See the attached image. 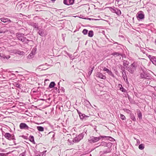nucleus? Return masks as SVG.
<instances>
[{
	"instance_id": "f3484780",
	"label": "nucleus",
	"mask_w": 156,
	"mask_h": 156,
	"mask_svg": "<svg viewBox=\"0 0 156 156\" xmlns=\"http://www.w3.org/2000/svg\"><path fill=\"white\" fill-rule=\"evenodd\" d=\"M47 64L46 63L44 65H40L38 66V68L39 69H41L42 70H45L48 68L45 67V66H46Z\"/></svg>"
},
{
	"instance_id": "680f3d73",
	"label": "nucleus",
	"mask_w": 156,
	"mask_h": 156,
	"mask_svg": "<svg viewBox=\"0 0 156 156\" xmlns=\"http://www.w3.org/2000/svg\"><path fill=\"white\" fill-rule=\"evenodd\" d=\"M8 20H7V22H9L10 23L11 22V21L9 19H8Z\"/></svg>"
},
{
	"instance_id": "f257e3e1",
	"label": "nucleus",
	"mask_w": 156,
	"mask_h": 156,
	"mask_svg": "<svg viewBox=\"0 0 156 156\" xmlns=\"http://www.w3.org/2000/svg\"><path fill=\"white\" fill-rule=\"evenodd\" d=\"M16 36L17 39L19 41H21L23 44H28L29 42L31 41L29 40L24 37V34L19 32L16 34Z\"/></svg>"
},
{
	"instance_id": "7ed1b4c3",
	"label": "nucleus",
	"mask_w": 156,
	"mask_h": 156,
	"mask_svg": "<svg viewBox=\"0 0 156 156\" xmlns=\"http://www.w3.org/2000/svg\"><path fill=\"white\" fill-rule=\"evenodd\" d=\"M87 130L85 129L83 130V132L79 134L77 136H76L73 140V143H78L80 140L82 139L85 135H87L86 132Z\"/></svg>"
},
{
	"instance_id": "864d4df0",
	"label": "nucleus",
	"mask_w": 156,
	"mask_h": 156,
	"mask_svg": "<svg viewBox=\"0 0 156 156\" xmlns=\"http://www.w3.org/2000/svg\"><path fill=\"white\" fill-rule=\"evenodd\" d=\"M115 1L117 2L118 3L121 1H125V0H115Z\"/></svg>"
},
{
	"instance_id": "cd10ccee",
	"label": "nucleus",
	"mask_w": 156,
	"mask_h": 156,
	"mask_svg": "<svg viewBox=\"0 0 156 156\" xmlns=\"http://www.w3.org/2000/svg\"><path fill=\"white\" fill-rule=\"evenodd\" d=\"M46 151H44L43 152L40 153L38 154L39 156H45V153Z\"/></svg>"
},
{
	"instance_id": "37998d69",
	"label": "nucleus",
	"mask_w": 156,
	"mask_h": 156,
	"mask_svg": "<svg viewBox=\"0 0 156 156\" xmlns=\"http://www.w3.org/2000/svg\"><path fill=\"white\" fill-rule=\"evenodd\" d=\"M16 53L20 55H22L23 54V52L21 51H17L16 52Z\"/></svg>"
},
{
	"instance_id": "0eeeda50",
	"label": "nucleus",
	"mask_w": 156,
	"mask_h": 156,
	"mask_svg": "<svg viewBox=\"0 0 156 156\" xmlns=\"http://www.w3.org/2000/svg\"><path fill=\"white\" fill-rule=\"evenodd\" d=\"M136 17L138 20H141L144 18V14L143 11L139 12L136 15Z\"/></svg>"
},
{
	"instance_id": "052dcab7",
	"label": "nucleus",
	"mask_w": 156,
	"mask_h": 156,
	"mask_svg": "<svg viewBox=\"0 0 156 156\" xmlns=\"http://www.w3.org/2000/svg\"><path fill=\"white\" fill-rule=\"evenodd\" d=\"M36 18H38V16H35L34 17V20H36Z\"/></svg>"
},
{
	"instance_id": "aec40b11",
	"label": "nucleus",
	"mask_w": 156,
	"mask_h": 156,
	"mask_svg": "<svg viewBox=\"0 0 156 156\" xmlns=\"http://www.w3.org/2000/svg\"><path fill=\"white\" fill-rule=\"evenodd\" d=\"M129 62L127 60H124L123 61V65L124 66L127 68V66L128 65Z\"/></svg>"
},
{
	"instance_id": "e433bc0d",
	"label": "nucleus",
	"mask_w": 156,
	"mask_h": 156,
	"mask_svg": "<svg viewBox=\"0 0 156 156\" xmlns=\"http://www.w3.org/2000/svg\"><path fill=\"white\" fill-rule=\"evenodd\" d=\"M120 118L123 120H125L126 119L125 116L122 114H120Z\"/></svg>"
},
{
	"instance_id": "8fccbe9b",
	"label": "nucleus",
	"mask_w": 156,
	"mask_h": 156,
	"mask_svg": "<svg viewBox=\"0 0 156 156\" xmlns=\"http://www.w3.org/2000/svg\"><path fill=\"white\" fill-rule=\"evenodd\" d=\"M35 52L34 53L33 51H32L30 53V54L29 55V56H30V55L31 56V55H34L35 54Z\"/></svg>"
},
{
	"instance_id": "c85d7f7f",
	"label": "nucleus",
	"mask_w": 156,
	"mask_h": 156,
	"mask_svg": "<svg viewBox=\"0 0 156 156\" xmlns=\"http://www.w3.org/2000/svg\"><path fill=\"white\" fill-rule=\"evenodd\" d=\"M0 20L2 22H3L4 23L7 22V20H8V18H2L0 19Z\"/></svg>"
},
{
	"instance_id": "ddd939ff",
	"label": "nucleus",
	"mask_w": 156,
	"mask_h": 156,
	"mask_svg": "<svg viewBox=\"0 0 156 156\" xmlns=\"http://www.w3.org/2000/svg\"><path fill=\"white\" fill-rule=\"evenodd\" d=\"M79 116L81 120H83L86 119L87 118L89 117V116L86 115L85 114L82 113H80Z\"/></svg>"
},
{
	"instance_id": "774afa93",
	"label": "nucleus",
	"mask_w": 156,
	"mask_h": 156,
	"mask_svg": "<svg viewBox=\"0 0 156 156\" xmlns=\"http://www.w3.org/2000/svg\"><path fill=\"white\" fill-rule=\"evenodd\" d=\"M22 30V29H20L19 30V31H20V30Z\"/></svg>"
},
{
	"instance_id": "4d7b16f0",
	"label": "nucleus",
	"mask_w": 156,
	"mask_h": 156,
	"mask_svg": "<svg viewBox=\"0 0 156 156\" xmlns=\"http://www.w3.org/2000/svg\"><path fill=\"white\" fill-rule=\"evenodd\" d=\"M4 153H0V156H4Z\"/></svg>"
},
{
	"instance_id": "69168bd1",
	"label": "nucleus",
	"mask_w": 156,
	"mask_h": 156,
	"mask_svg": "<svg viewBox=\"0 0 156 156\" xmlns=\"http://www.w3.org/2000/svg\"><path fill=\"white\" fill-rule=\"evenodd\" d=\"M51 1H52V2H55V1L56 0H50Z\"/></svg>"
},
{
	"instance_id": "a19ab883",
	"label": "nucleus",
	"mask_w": 156,
	"mask_h": 156,
	"mask_svg": "<svg viewBox=\"0 0 156 156\" xmlns=\"http://www.w3.org/2000/svg\"><path fill=\"white\" fill-rule=\"evenodd\" d=\"M122 75H123V74L125 75L126 74V71L125 69V68L123 69V70H122Z\"/></svg>"
},
{
	"instance_id": "72a5a7b5",
	"label": "nucleus",
	"mask_w": 156,
	"mask_h": 156,
	"mask_svg": "<svg viewBox=\"0 0 156 156\" xmlns=\"http://www.w3.org/2000/svg\"><path fill=\"white\" fill-rule=\"evenodd\" d=\"M112 55H116V56H118L120 55L121 54L119 52H114L112 53Z\"/></svg>"
},
{
	"instance_id": "a878e982",
	"label": "nucleus",
	"mask_w": 156,
	"mask_h": 156,
	"mask_svg": "<svg viewBox=\"0 0 156 156\" xmlns=\"http://www.w3.org/2000/svg\"><path fill=\"white\" fill-rule=\"evenodd\" d=\"M29 140L31 142L34 143V138L33 136H30Z\"/></svg>"
},
{
	"instance_id": "2eb2a0df",
	"label": "nucleus",
	"mask_w": 156,
	"mask_h": 156,
	"mask_svg": "<svg viewBox=\"0 0 156 156\" xmlns=\"http://www.w3.org/2000/svg\"><path fill=\"white\" fill-rule=\"evenodd\" d=\"M0 56L2 59H5V58L6 59H8L10 57V56L8 55L6 56L2 53H0Z\"/></svg>"
},
{
	"instance_id": "e2e57ef3",
	"label": "nucleus",
	"mask_w": 156,
	"mask_h": 156,
	"mask_svg": "<svg viewBox=\"0 0 156 156\" xmlns=\"http://www.w3.org/2000/svg\"><path fill=\"white\" fill-rule=\"evenodd\" d=\"M114 44H118V42H114Z\"/></svg>"
},
{
	"instance_id": "39448f33",
	"label": "nucleus",
	"mask_w": 156,
	"mask_h": 156,
	"mask_svg": "<svg viewBox=\"0 0 156 156\" xmlns=\"http://www.w3.org/2000/svg\"><path fill=\"white\" fill-rule=\"evenodd\" d=\"M106 137L105 136H101L98 137H96L94 136L90 137V138L89 139V141L90 143H96L99 141V140L103 138Z\"/></svg>"
},
{
	"instance_id": "c03bdc74",
	"label": "nucleus",
	"mask_w": 156,
	"mask_h": 156,
	"mask_svg": "<svg viewBox=\"0 0 156 156\" xmlns=\"http://www.w3.org/2000/svg\"><path fill=\"white\" fill-rule=\"evenodd\" d=\"M103 70L105 71L106 72L108 73L109 71L110 70L108 69L105 67L103 69Z\"/></svg>"
},
{
	"instance_id": "f03ea898",
	"label": "nucleus",
	"mask_w": 156,
	"mask_h": 156,
	"mask_svg": "<svg viewBox=\"0 0 156 156\" xmlns=\"http://www.w3.org/2000/svg\"><path fill=\"white\" fill-rule=\"evenodd\" d=\"M140 77L141 79H144L150 80L152 79L151 75L147 72L142 69L140 73Z\"/></svg>"
},
{
	"instance_id": "7c9ffc66",
	"label": "nucleus",
	"mask_w": 156,
	"mask_h": 156,
	"mask_svg": "<svg viewBox=\"0 0 156 156\" xmlns=\"http://www.w3.org/2000/svg\"><path fill=\"white\" fill-rule=\"evenodd\" d=\"M138 116L140 119H142V114L141 112L139 111V112L137 113Z\"/></svg>"
},
{
	"instance_id": "3c124183",
	"label": "nucleus",
	"mask_w": 156,
	"mask_h": 156,
	"mask_svg": "<svg viewBox=\"0 0 156 156\" xmlns=\"http://www.w3.org/2000/svg\"><path fill=\"white\" fill-rule=\"evenodd\" d=\"M123 110L125 111H129V112H131L130 110H129V109H124Z\"/></svg>"
},
{
	"instance_id": "4c0bfd02",
	"label": "nucleus",
	"mask_w": 156,
	"mask_h": 156,
	"mask_svg": "<svg viewBox=\"0 0 156 156\" xmlns=\"http://www.w3.org/2000/svg\"><path fill=\"white\" fill-rule=\"evenodd\" d=\"M108 74L112 76V77H114V74L112 72H111V71L110 70L109 71L108 73Z\"/></svg>"
},
{
	"instance_id": "0e129e2a",
	"label": "nucleus",
	"mask_w": 156,
	"mask_h": 156,
	"mask_svg": "<svg viewBox=\"0 0 156 156\" xmlns=\"http://www.w3.org/2000/svg\"><path fill=\"white\" fill-rule=\"evenodd\" d=\"M58 87H60L59 82V83H58Z\"/></svg>"
},
{
	"instance_id": "c9c22d12",
	"label": "nucleus",
	"mask_w": 156,
	"mask_h": 156,
	"mask_svg": "<svg viewBox=\"0 0 156 156\" xmlns=\"http://www.w3.org/2000/svg\"><path fill=\"white\" fill-rule=\"evenodd\" d=\"M88 30L87 29H84L83 30L82 33L84 35H86L88 33Z\"/></svg>"
},
{
	"instance_id": "c756f323",
	"label": "nucleus",
	"mask_w": 156,
	"mask_h": 156,
	"mask_svg": "<svg viewBox=\"0 0 156 156\" xmlns=\"http://www.w3.org/2000/svg\"><path fill=\"white\" fill-rule=\"evenodd\" d=\"M122 77L123 78L124 80L125 81H128L127 76L126 74V75L123 74V75H122Z\"/></svg>"
},
{
	"instance_id": "b1692460",
	"label": "nucleus",
	"mask_w": 156,
	"mask_h": 156,
	"mask_svg": "<svg viewBox=\"0 0 156 156\" xmlns=\"http://www.w3.org/2000/svg\"><path fill=\"white\" fill-rule=\"evenodd\" d=\"M139 148L141 150H142L144 148V144H141L139 145Z\"/></svg>"
},
{
	"instance_id": "9d476101",
	"label": "nucleus",
	"mask_w": 156,
	"mask_h": 156,
	"mask_svg": "<svg viewBox=\"0 0 156 156\" xmlns=\"http://www.w3.org/2000/svg\"><path fill=\"white\" fill-rule=\"evenodd\" d=\"M19 127L21 129H29L28 126L24 123H20Z\"/></svg>"
},
{
	"instance_id": "09e8293b",
	"label": "nucleus",
	"mask_w": 156,
	"mask_h": 156,
	"mask_svg": "<svg viewBox=\"0 0 156 156\" xmlns=\"http://www.w3.org/2000/svg\"><path fill=\"white\" fill-rule=\"evenodd\" d=\"M25 154L24 153H22L20 154L19 156H25Z\"/></svg>"
},
{
	"instance_id": "393cba45",
	"label": "nucleus",
	"mask_w": 156,
	"mask_h": 156,
	"mask_svg": "<svg viewBox=\"0 0 156 156\" xmlns=\"http://www.w3.org/2000/svg\"><path fill=\"white\" fill-rule=\"evenodd\" d=\"M84 101L83 102V103H84L83 104H84V105H86V106H88L90 104V103L88 101H87V100H85V99H84Z\"/></svg>"
},
{
	"instance_id": "49530a36",
	"label": "nucleus",
	"mask_w": 156,
	"mask_h": 156,
	"mask_svg": "<svg viewBox=\"0 0 156 156\" xmlns=\"http://www.w3.org/2000/svg\"><path fill=\"white\" fill-rule=\"evenodd\" d=\"M10 140H15V138L14 137V136L13 135V136H12L11 135V138H10Z\"/></svg>"
},
{
	"instance_id": "1a4fd4ad",
	"label": "nucleus",
	"mask_w": 156,
	"mask_h": 156,
	"mask_svg": "<svg viewBox=\"0 0 156 156\" xmlns=\"http://www.w3.org/2000/svg\"><path fill=\"white\" fill-rule=\"evenodd\" d=\"M148 57L152 63L156 66V58L151 55H149Z\"/></svg>"
},
{
	"instance_id": "6ab92c4d",
	"label": "nucleus",
	"mask_w": 156,
	"mask_h": 156,
	"mask_svg": "<svg viewBox=\"0 0 156 156\" xmlns=\"http://www.w3.org/2000/svg\"><path fill=\"white\" fill-rule=\"evenodd\" d=\"M55 85V83L54 82H51L50 83L49 85V88H52L54 87Z\"/></svg>"
},
{
	"instance_id": "79ce46f5",
	"label": "nucleus",
	"mask_w": 156,
	"mask_h": 156,
	"mask_svg": "<svg viewBox=\"0 0 156 156\" xmlns=\"http://www.w3.org/2000/svg\"><path fill=\"white\" fill-rule=\"evenodd\" d=\"M120 90L122 92H125L126 91V90L124 89V88L122 87H120Z\"/></svg>"
},
{
	"instance_id": "13d9d810",
	"label": "nucleus",
	"mask_w": 156,
	"mask_h": 156,
	"mask_svg": "<svg viewBox=\"0 0 156 156\" xmlns=\"http://www.w3.org/2000/svg\"><path fill=\"white\" fill-rule=\"evenodd\" d=\"M119 87L120 88V87H122V86L121 84H119Z\"/></svg>"
},
{
	"instance_id": "9b49d317",
	"label": "nucleus",
	"mask_w": 156,
	"mask_h": 156,
	"mask_svg": "<svg viewBox=\"0 0 156 156\" xmlns=\"http://www.w3.org/2000/svg\"><path fill=\"white\" fill-rule=\"evenodd\" d=\"M29 25L33 26L34 28L38 29V24L37 23H35L33 22H30L29 23Z\"/></svg>"
},
{
	"instance_id": "bf43d9fd",
	"label": "nucleus",
	"mask_w": 156,
	"mask_h": 156,
	"mask_svg": "<svg viewBox=\"0 0 156 156\" xmlns=\"http://www.w3.org/2000/svg\"><path fill=\"white\" fill-rule=\"evenodd\" d=\"M5 33V32H4L3 31H1V30H0V34L3 33Z\"/></svg>"
},
{
	"instance_id": "473e14b6",
	"label": "nucleus",
	"mask_w": 156,
	"mask_h": 156,
	"mask_svg": "<svg viewBox=\"0 0 156 156\" xmlns=\"http://www.w3.org/2000/svg\"><path fill=\"white\" fill-rule=\"evenodd\" d=\"M111 144V143H108V144H107L105 142H102L101 143V144H100V145H102V146H104V145H105V146H107V145L108 144Z\"/></svg>"
},
{
	"instance_id": "6e6d98bb",
	"label": "nucleus",
	"mask_w": 156,
	"mask_h": 156,
	"mask_svg": "<svg viewBox=\"0 0 156 156\" xmlns=\"http://www.w3.org/2000/svg\"><path fill=\"white\" fill-rule=\"evenodd\" d=\"M76 110H77L78 113L79 115L80 114V113H81V112H80L78 109H77Z\"/></svg>"
},
{
	"instance_id": "20e7f679",
	"label": "nucleus",
	"mask_w": 156,
	"mask_h": 156,
	"mask_svg": "<svg viewBox=\"0 0 156 156\" xmlns=\"http://www.w3.org/2000/svg\"><path fill=\"white\" fill-rule=\"evenodd\" d=\"M137 67V65L136 63L133 62L126 69L130 73L133 74L134 72L135 71Z\"/></svg>"
},
{
	"instance_id": "2f4dec72",
	"label": "nucleus",
	"mask_w": 156,
	"mask_h": 156,
	"mask_svg": "<svg viewBox=\"0 0 156 156\" xmlns=\"http://www.w3.org/2000/svg\"><path fill=\"white\" fill-rule=\"evenodd\" d=\"M66 54L71 59L73 60L74 58H73L74 56H73L72 54H69L67 52H66Z\"/></svg>"
},
{
	"instance_id": "bb28decb",
	"label": "nucleus",
	"mask_w": 156,
	"mask_h": 156,
	"mask_svg": "<svg viewBox=\"0 0 156 156\" xmlns=\"http://www.w3.org/2000/svg\"><path fill=\"white\" fill-rule=\"evenodd\" d=\"M55 133L54 132H50L48 133V135H49L50 136H52V137L51 138H52L54 137L55 136Z\"/></svg>"
},
{
	"instance_id": "a18cd8bd",
	"label": "nucleus",
	"mask_w": 156,
	"mask_h": 156,
	"mask_svg": "<svg viewBox=\"0 0 156 156\" xmlns=\"http://www.w3.org/2000/svg\"><path fill=\"white\" fill-rule=\"evenodd\" d=\"M60 90L61 92L64 93L65 92V90L63 87H61V88L60 89Z\"/></svg>"
},
{
	"instance_id": "4468645a",
	"label": "nucleus",
	"mask_w": 156,
	"mask_h": 156,
	"mask_svg": "<svg viewBox=\"0 0 156 156\" xmlns=\"http://www.w3.org/2000/svg\"><path fill=\"white\" fill-rule=\"evenodd\" d=\"M128 113H129L130 114V117L131 118V119L133 120L134 121H136V119L135 118V116L131 112H128Z\"/></svg>"
},
{
	"instance_id": "6e6552de",
	"label": "nucleus",
	"mask_w": 156,
	"mask_h": 156,
	"mask_svg": "<svg viewBox=\"0 0 156 156\" xmlns=\"http://www.w3.org/2000/svg\"><path fill=\"white\" fill-rule=\"evenodd\" d=\"M75 0H63L64 4L67 5H73L74 2Z\"/></svg>"
},
{
	"instance_id": "a211bd4d",
	"label": "nucleus",
	"mask_w": 156,
	"mask_h": 156,
	"mask_svg": "<svg viewBox=\"0 0 156 156\" xmlns=\"http://www.w3.org/2000/svg\"><path fill=\"white\" fill-rule=\"evenodd\" d=\"M4 136L6 139L10 140V138L11 137V135L9 133H6L4 135Z\"/></svg>"
},
{
	"instance_id": "4be33fe9",
	"label": "nucleus",
	"mask_w": 156,
	"mask_h": 156,
	"mask_svg": "<svg viewBox=\"0 0 156 156\" xmlns=\"http://www.w3.org/2000/svg\"><path fill=\"white\" fill-rule=\"evenodd\" d=\"M37 129L40 131H43L44 130V128L41 126H37Z\"/></svg>"
},
{
	"instance_id": "338daca9",
	"label": "nucleus",
	"mask_w": 156,
	"mask_h": 156,
	"mask_svg": "<svg viewBox=\"0 0 156 156\" xmlns=\"http://www.w3.org/2000/svg\"><path fill=\"white\" fill-rule=\"evenodd\" d=\"M154 42L155 43H156V39L155 40Z\"/></svg>"
},
{
	"instance_id": "423d86ee",
	"label": "nucleus",
	"mask_w": 156,
	"mask_h": 156,
	"mask_svg": "<svg viewBox=\"0 0 156 156\" xmlns=\"http://www.w3.org/2000/svg\"><path fill=\"white\" fill-rule=\"evenodd\" d=\"M108 8L112 12L115 13L118 16L121 15V12L119 9L116 8L114 7H109Z\"/></svg>"
},
{
	"instance_id": "de8ad7c7",
	"label": "nucleus",
	"mask_w": 156,
	"mask_h": 156,
	"mask_svg": "<svg viewBox=\"0 0 156 156\" xmlns=\"http://www.w3.org/2000/svg\"><path fill=\"white\" fill-rule=\"evenodd\" d=\"M136 144L138 145L140 144V142L139 140L137 139L136 140Z\"/></svg>"
},
{
	"instance_id": "412c9836",
	"label": "nucleus",
	"mask_w": 156,
	"mask_h": 156,
	"mask_svg": "<svg viewBox=\"0 0 156 156\" xmlns=\"http://www.w3.org/2000/svg\"><path fill=\"white\" fill-rule=\"evenodd\" d=\"M88 36L90 37H92L94 35V32L92 30H90L88 33Z\"/></svg>"
},
{
	"instance_id": "ea45409f",
	"label": "nucleus",
	"mask_w": 156,
	"mask_h": 156,
	"mask_svg": "<svg viewBox=\"0 0 156 156\" xmlns=\"http://www.w3.org/2000/svg\"><path fill=\"white\" fill-rule=\"evenodd\" d=\"M16 87L19 88L21 89V85L19 83H17L16 84Z\"/></svg>"
},
{
	"instance_id": "f704fd0d",
	"label": "nucleus",
	"mask_w": 156,
	"mask_h": 156,
	"mask_svg": "<svg viewBox=\"0 0 156 156\" xmlns=\"http://www.w3.org/2000/svg\"><path fill=\"white\" fill-rule=\"evenodd\" d=\"M118 66L119 69H120L121 70H123L125 68L121 64H119L118 65Z\"/></svg>"
},
{
	"instance_id": "5701e85b",
	"label": "nucleus",
	"mask_w": 156,
	"mask_h": 156,
	"mask_svg": "<svg viewBox=\"0 0 156 156\" xmlns=\"http://www.w3.org/2000/svg\"><path fill=\"white\" fill-rule=\"evenodd\" d=\"M94 67L93 66L90 69H89V71L88 72V75L89 76H90L91 74L92 73V71H93L94 69Z\"/></svg>"
},
{
	"instance_id": "603ef678",
	"label": "nucleus",
	"mask_w": 156,
	"mask_h": 156,
	"mask_svg": "<svg viewBox=\"0 0 156 156\" xmlns=\"http://www.w3.org/2000/svg\"><path fill=\"white\" fill-rule=\"evenodd\" d=\"M55 90L57 91H58V92L59 93V89H58L57 87H55Z\"/></svg>"
},
{
	"instance_id": "5fc2aeb1",
	"label": "nucleus",
	"mask_w": 156,
	"mask_h": 156,
	"mask_svg": "<svg viewBox=\"0 0 156 156\" xmlns=\"http://www.w3.org/2000/svg\"><path fill=\"white\" fill-rule=\"evenodd\" d=\"M104 153H109L110 152V151H103Z\"/></svg>"
},
{
	"instance_id": "58836bf2",
	"label": "nucleus",
	"mask_w": 156,
	"mask_h": 156,
	"mask_svg": "<svg viewBox=\"0 0 156 156\" xmlns=\"http://www.w3.org/2000/svg\"><path fill=\"white\" fill-rule=\"evenodd\" d=\"M106 137L108 139V140H109L111 141H112L114 140V139H113V138H112L110 136H108V137L106 136Z\"/></svg>"
},
{
	"instance_id": "f8f14e48",
	"label": "nucleus",
	"mask_w": 156,
	"mask_h": 156,
	"mask_svg": "<svg viewBox=\"0 0 156 156\" xmlns=\"http://www.w3.org/2000/svg\"><path fill=\"white\" fill-rule=\"evenodd\" d=\"M96 76L100 79H105L106 78L105 75L102 74L100 73H97L96 75Z\"/></svg>"
},
{
	"instance_id": "dca6fc26",
	"label": "nucleus",
	"mask_w": 156,
	"mask_h": 156,
	"mask_svg": "<svg viewBox=\"0 0 156 156\" xmlns=\"http://www.w3.org/2000/svg\"><path fill=\"white\" fill-rule=\"evenodd\" d=\"M38 34L41 37H44L45 35L44 30L41 29L39 30Z\"/></svg>"
}]
</instances>
